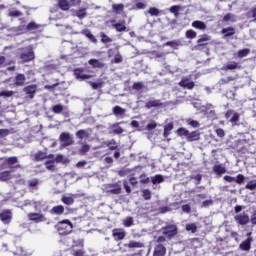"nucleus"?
I'll use <instances>...</instances> for the list:
<instances>
[{"label":"nucleus","instance_id":"8","mask_svg":"<svg viewBox=\"0 0 256 256\" xmlns=\"http://www.w3.org/2000/svg\"><path fill=\"white\" fill-rule=\"evenodd\" d=\"M11 219H13V213H11V210H4L0 213V221L5 225L11 223Z\"/></svg>","mask_w":256,"mask_h":256},{"label":"nucleus","instance_id":"37","mask_svg":"<svg viewBox=\"0 0 256 256\" xmlns=\"http://www.w3.org/2000/svg\"><path fill=\"white\" fill-rule=\"evenodd\" d=\"M127 247H129V249H141V247H143V243L137 241H130L127 244Z\"/></svg>","mask_w":256,"mask_h":256},{"label":"nucleus","instance_id":"13","mask_svg":"<svg viewBox=\"0 0 256 256\" xmlns=\"http://www.w3.org/2000/svg\"><path fill=\"white\" fill-rule=\"evenodd\" d=\"M75 78L78 79V81H85V79H91V75L83 74V70L77 68L74 70Z\"/></svg>","mask_w":256,"mask_h":256},{"label":"nucleus","instance_id":"43","mask_svg":"<svg viewBox=\"0 0 256 256\" xmlns=\"http://www.w3.org/2000/svg\"><path fill=\"white\" fill-rule=\"evenodd\" d=\"M83 34L85 35V37H87L92 43H97V38H95V36L93 34H91V32L89 30H85L83 32Z\"/></svg>","mask_w":256,"mask_h":256},{"label":"nucleus","instance_id":"42","mask_svg":"<svg viewBox=\"0 0 256 256\" xmlns=\"http://www.w3.org/2000/svg\"><path fill=\"white\" fill-rule=\"evenodd\" d=\"M206 114L208 117H215V110L211 104L206 105Z\"/></svg>","mask_w":256,"mask_h":256},{"label":"nucleus","instance_id":"20","mask_svg":"<svg viewBox=\"0 0 256 256\" xmlns=\"http://www.w3.org/2000/svg\"><path fill=\"white\" fill-rule=\"evenodd\" d=\"M113 29H116L118 33H122V31H127V26L123 23H117L115 20L112 21Z\"/></svg>","mask_w":256,"mask_h":256},{"label":"nucleus","instance_id":"44","mask_svg":"<svg viewBox=\"0 0 256 256\" xmlns=\"http://www.w3.org/2000/svg\"><path fill=\"white\" fill-rule=\"evenodd\" d=\"M76 17L78 19H85L87 17V11L85 8L76 11Z\"/></svg>","mask_w":256,"mask_h":256},{"label":"nucleus","instance_id":"22","mask_svg":"<svg viewBox=\"0 0 256 256\" xmlns=\"http://www.w3.org/2000/svg\"><path fill=\"white\" fill-rule=\"evenodd\" d=\"M25 205H33L35 211H41V208L43 207V202L41 201H31V200H26Z\"/></svg>","mask_w":256,"mask_h":256},{"label":"nucleus","instance_id":"21","mask_svg":"<svg viewBox=\"0 0 256 256\" xmlns=\"http://www.w3.org/2000/svg\"><path fill=\"white\" fill-rule=\"evenodd\" d=\"M223 71H233L235 69H241V66L237 62H230L226 66H223Z\"/></svg>","mask_w":256,"mask_h":256},{"label":"nucleus","instance_id":"9","mask_svg":"<svg viewBox=\"0 0 256 256\" xmlns=\"http://www.w3.org/2000/svg\"><path fill=\"white\" fill-rule=\"evenodd\" d=\"M234 219L236 223H238V225H247V223L251 221V219L249 218V215L246 213L238 214L234 217Z\"/></svg>","mask_w":256,"mask_h":256},{"label":"nucleus","instance_id":"53","mask_svg":"<svg viewBox=\"0 0 256 256\" xmlns=\"http://www.w3.org/2000/svg\"><path fill=\"white\" fill-rule=\"evenodd\" d=\"M186 123H187L188 125H190V127H193L194 129H197V128L200 127V124H199V122H197V120L188 119V120L186 121Z\"/></svg>","mask_w":256,"mask_h":256},{"label":"nucleus","instance_id":"2","mask_svg":"<svg viewBox=\"0 0 256 256\" xmlns=\"http://www.w3.org/2000/svg\"><path fill=\"white\" fill-rule=\"evenodd\" d=\"M56 229L59 235H69L73 231V224L69 220H63L58 222Z\"/></svg>","mask_w":256,"mask_h":256},{"label":"nucleus","instance_id":"51","mask_svg":"<svg viewBox=\"0 0 256 256\" xmlns=\"http://www.w3.org/2000/svg\"><path fill=\"white\" fill-rule=\"evenodd\" d=\"M124 227H133V217H127L123 220Z\"/></svg>","mask_w":256,"mask_h":256},{"label":"nucleus","instance_id":"33","mask_svg":"<svg viewBox=\"0 0 256 256\" xmlns=\"http://www.w3.org/2000/svg\"><path fill=\"white\" fill-rule=\"evenodd\" d=\"M222 33L224 37H231L232 35H235V28L233 27L224 28L222 29Z\"/></svg>","mask_w":256,"mask_h":256},{"label":"nucleus","instance_id":"25","mask_svg":"<svg viewBox=\"0 0 256 256\" xmlns=\"http://www.w3.org/2000/svg\"><path fill=\"white\" fill-rule=\"evenodd\" d=\"M163 103H161V100H149L146 102L145 107L146 109H151L152 107H161Z\"/></svg>","mask_w":256,"mask_h":256},{"label":"nucleus","instance_id":"28","mask_svg":"<svg viewBox=\"0 0 256 256\" xmlns=\"http://www.w3.org/2000/svg\"><path fill=\"white\" fill-rule=\"evenodd\" d=\"M207 41H211V36L204 34L201 36L200 39H198L197 43H198L199 47H203V46L207 45Z\"/></svg>","mask_w":256,"mask_h":256},{"label":"nucleus","instance_id":"4","mask_svg":"<svg viewBox=\"0 0 256 256\" xmlns=\"http://www.w3.org/2000/svg\"><path fill=\"white\" fill-rule=\"evenodd\" d=\"M60 143L61 147H70V145H73V136L69 132H62L60 134Z\"/></svg>","mask_w":256,"mask_h":256},{"label":"nucleus","instance_id":"26","mask_svg":"<svg viewBox=\"0 0 256 256\" xmlns=\"http://www.w3.org/2000/svg\"><path fill=\"white\" fill-rule=\"evenodd\" d=\"M192 27H194V29H200L201 31H205L207 29L205 22L199 20L194 21L192 23Z\"/></svg>","mask_w":256,"mask_h":256},{"label":"nucleus","instance_id":"15","mask_svg":"<svg viewBox=\"0 0 256 256\" xmlns=\"http://www.w3.org/2000/svg\"><path fill=\"white\" fill-rule=\"evenodd\" d=\"M41 24H37L35 22H30L26 25V29L29 33H37L41 29Z\"/></svg>","mask_w":256,"mask_h":256},{"label":"nucleus","instance_id":"24","mask_svg":"<svg viewBox=\"0 0 256 256\" xmlns=\"http://www.w3.org/2000/svg\"><path fill=\"white\" fill-rule=\"evenodd\" d=\"M251 241H253V238L251 237L247 238L245 241H243L240 244V249L242 251H249V249H251Z\"/></svg>","mask_w":256,"mask_h":256},{"label":"nucleus","instance_id":"56","mask_svg":"<svg viewBox=\"0 0 256 256\" xmlns=\"http://www.w3.org/2000/svg\"><path fill=\"white\" fill-rule=\"evenodd\" d=\"M15 94V92L13 91H9V90H4L0 92V97H13V95Z\"/></svg>","mask_w":256,"mask_h":256},{"label":"nucleus","instance_id":"30","mask_svg":"<svg viewBox=\"0 0 256 256\" xmlns=\"http://www.w3.org/2000/svg\"><path fill=\"white\" fill-rule=\"evenodd\" d=\"M71 253H72L73 256H84L85 255V250L83 249V245L79 246V248L73 247Z\"/></svg>","mask_w":256,"mask_h":256},{"label":"nucleus","instance_id":"52","mask_svg":"<svg viewBox=\"0 0 256 256\" xmlns=\"http://www.w3.org/2000/svg\"><path fill=\"white\" fill-rule=\"evenodd\" d=\"M50 159H53L56 163H65V156H63V154H58Z\"/></svg>","mask_w":256,"mask_h":256},{"label":"nucleus","instance_id":"19","mask_svg":"<svg viewBox=\"0 0 256 256\" xmlns=\"http://www.w3.org/2000/svg\"><path fill=\"white\" fill-rule=\"evenodd\" d=\"M65 213V207L63 205L54 206L50 210L51 215H63Z\"/></svg>","mask_w":256,"mask_h":256},{"label":"nucleus","instance_id":"49","mask_svg":"<svg viewBox=\"0 0 256 256\" xmlns=\"http://www.w3.org/2000/svg\"><path fill=\"white\" fill-rule=\"evenodd\" d=\"M45 165L48 171H53L55 169V160L51 159L50 161H46Z\"/></svg>","mask_w":256,"mask_h":256},{"label":"nucleus","instance_id":"39","mask_svg":"<svg viewBox=\"0 0 256 256\" xmlns=\"http://www.w3.org/2000/svg\"><path fill=\"white\" fill-rule=\"evenodd\" d=\"M62 203H64V205H73V203H75V200L71 196H63Z\"/></svg>","mask_w":256,"mask_h":256},{"label":"nucleus","instance_id":"64","mask_svg":"<svg viewBox=\"0 0 256 256\" xmlns=\"http://www.w3.org/2000/svg\"><path fill=\"white\" fill-rule=\"evenodd\" d=\"M101 41L102 43H112L113 39H111L109 36H107L106 34H101Z\"/></svg>","mask_w":256,"mask_h":256},{"label":"nucleus","instance_id":"23","mask_svg":"<svg viewBox=\"0 0 256 256\" xmlns=\"http://www.w3.org/2000/svg\"><path fill=\"white\" fill-rule=\"evenodd\" d=\"M58 7L62 11H69L71 4L69 3V0H58Z\"/></svg>","mask_w":256,"mask_h":256},{"label":"nucleus","instance_id":"14","mask_svg":"<svg viewBox=\"0 0 256 256\" xmlns=\"http://www.w3.org/2000/svg\"><path fill=\"white\" fill-rule=\"evenodd\" d=\"M165 253H167L165 246H163V244H158L154 248L153 256H165Z\"/></svg>","mask_w":256,"mask_h":256},{"label":"nucleus","instance_id":"38","mask_svg":"<svg viewBox=\"0 0 256 256\" xmlns=\"http://www.w3.org/2000/svg\"><path fill=\"white\" fill-rule=\"evenodd\" d=\"M199 133L197 131L188 132L187 141H198Z\"/></svg>","mask_w":256,"mask_h":256},{"label":"nucleus","instance_id":"1","mask_svg":"<svg viewBox=\"0 0 256 256\" xmlns=\"http://www.w3.org/2000/svg\"><path fill=\"white\" fill-rule=\"evenodd\" d=\"M160 233H162V235H165L167 239H173V237H175V235H177L178 233L177 224L166 223V225L160 229Z\"/></svg>","mask_w":256,"mask_h":256},{"label":"nucleus","instance_id":"6","mask_svg":"<svg viewBox=\"0 0 256 256\" xmlns=\"http://www.w3.org/2000/svg\"><path fill=\"white\" fill-rule=\"evenodd\" d=\"M106 193H112V195H119L121 193V186L118 184H107L104 186Z\"/></svg>","mask_w":256,"mask_h":256},{"label":"nucleus","instance_id":"17","mask_svg":"<svg viewBox=\"0 0 256 256\" xmlns=\"http://www.w3.org/2000/svg\"><path fill=\"white\" fill-rule=\"evenodd\" d=\"M109 133H113L114 135H121V133H123V128L119 126V123L112 124L109 127Z\"/></svg>","mask_w":256,"mask_h":256},{"label":"nucleus","instance_id":"32","mask_svg":"<svg viewBox=\"0 0 256 256\" xmlns=\"http://www.w3.org/2000/svg\"><path fill=\"white\" fill-rule=\"evenodd\" d=\"M171 131H173V123H169L164 126L163 136L165 137V139H167V137L171 135Z\"/></svg>","mask_w":256,"mask_h":256},{"label":"nucleus","instance_id":"3","mask_svg":"<svg viewBox=\"0 0 256 256\" xmlns=\"http://www.w3.org/2000/svg\"><path fill=\"white\" fill-rule=\"evenodd\" d=\"M20 59L23 63H29V61H33L35 59V52H33V46H28L22 49V53H20Z\"/></svg>","mask_w":256,"mask_h":256},{"label":"nucleus","instance_id":"47","mask_svg":"<svg viewBox=\"0 0 256 256\" xmlns=\"http://www.w3.org/2000/svg\"><path fill=\"white\" fill-rule=\"evenodd\" d=\"M165 47H171L172 49H177L179 47V42L177 40L168 41L165 44Z\"/></svg>","mask_w":256,"mask_h":256},{"label":"nucleus","instance_id":"12","mask_svg":"<svg viewBox=\"0 0 256 256\" xmlns=\"http://www.w3.org/2000/svg\"><path fill=\"white\" fill-rule=\"evenodd\" d=\"M129 11H137L141 9H145L147 7V2H135L134 5L128 4L127 5Z\"/></svg>","mask_w":256,"mask_h":256},{"label":"nucleus","instance_id":"54","mask_svg":"<svg viewBox=\"0 0 256 256\" xmlns=\"http://www.w3.org/2000/svg\"><path fill=\"white\" fill-rule=\"evenodd\" d=\"M179 11H181V6L179 5H174L170 7V13H174L176 17L179 15Z\"/></svg>","mask_w":256,"mask_h":256},{"label":"nucleus","instance_id":"10","mask_svg":"<svg viewBox=\"0 0 256 256\" xmlns=\"http://www.w3.org/2000/svg\"><path fill=\"white\" fill-rule=\"evenodd\" d=\"M112 113L115 115V117H117V119H125V113H127V110L121 106H115L112 109Z\"/></svg>","mask_w":256,"mask_h":256},{"label":"nucleus","instance_id":"31","mask_svg":"<svg viewBox=\"0 0 256 256\" xmlns=\"http://www.w3.org/2000/svg\"><path fill=\"white\" fill-rule=\"evenodd\" d=\"M223 21L226 23H229V21L231 23H235L237 21V16H235V14L228 13L223 17Z\"/></svg>","mask_w":256,"mask_h":256},{"label":"nucleus","instance_id":"61","mask_svg":"<svg viewBox=\"0 0 256 256\" xmlns=\"http://www.w3.org/2000/svg\"><path fill=\"white\" fill-rule=\"evenodd\" d=\"M23 13L19 10H12L9 12V17H21Z\"/></svg>","mask_w":256,"mask_h":256},{"label":"nucleus","instance_id":"7","mask_svg":"<svg viewBox=\"0 0 256 256\" xmlns=\"http://www.w3.org/2000/svg\"><path fill=\"white\" fill-rule=\"evenodd\" d=\"M29 221H33L34 223H43V221H47L45 215L41 213H29L28 214Z\"/></svg>","mask_w":256,"mask_h":256},{"label":"nucleus","instance_id":"35","mask_svg":"<svg viewBox=\"0 0 256 256\" xmlns=\"http://www.w3.org/2000/svg\"><path fill=\"white\" fill-rule=\"evenodd\" d=\"M112 9L114 13H117L118 15H121L123 13V9H125V5L123 4H113Z\"/></svg>","mask_w":256,"mask_h":256},{"label":"nucleus","instance_id":"27","mask_svg":"<svg viewBox=\"0 0 256 256\" xmlns=\"http://www.w3.org/2000/svg\"><path fill=\"white\" fill-rule=\"evenodd\" d=\"M26 78L23 74H18L16 76L15 86L16 87H23L25 85Z\"/></svg>","mask_w":256,"mask_h":256},{"label":"nucleus","instance_id":"36","mask_svg":"<svg viewBox=\"0 0 256 256\" xmlns=\"http://www.w3.org/2000/svg\"><path fill=\"white\" fill-rule=\"evenodd\" d=\"M76 137H78V139H88L89 131L88 130H79L76 132Z\"/></svg>","mask_w":256,"mask_h":256},{"label":"nucleus","instance_id":"58","mask_svg":"<svg viewBox=\"0 0 256 256\" xmlns=\"http://www.w3.org/2000/svg\"><path fill=\"white\" fill-rule=\"evenodd\" d=\"M186 37L187 39H195V37H197V32L194 30H188L186 31Z\"/></svg>","mask_w":256,"mask_h":256},{"label":"nucleus","instance_id":"55","mask_svg":"<svg viewBox=\"0 0 256 256\" xmlns=\"http://www.w3.org/2000/svg\"><path fill=\"white\" fill-rule=\"evenodd\" d=\"M53 113L59 114L63 112V105L57 104L52 107Z\"/></svg>","mask_w":256,"mask_h":256},{"label":"nucleus","instance_id":"59","mask_svg":"<svg viewBox=\"0 0 256 256\" xmlns=\"http://www.w3.org/2000/svg\"><path fill=\"white\" fill-rule=\"evenodd\" d=\"M248 53H250V50L247 48L239 50L238 57H240V58L247 57Z\"/></svg>","mask_w":256,"mask_h":256},{"label":"nucleus","instance_id":"11","mask_svg":"<svg viewBox=\"0 0 256 256\" xmlns=\"http://www.w3.org/2000/svg\"><path fill=\"white\" fill-rule=\"evenodd\" d=\"M179 86L183 87L184 89H193V87H195V82L190 81L189 78L184 77L179 82Z\"/></svg>","mask_w":256,"mask_h":256},{"label":"nucleus","instance_id":"48","mask_svg":"<svg viewBox=\"0 0 256 256\" xmlns=\"http://www.w3.org/2000/svg\"><path fill=\"white\" fill-rule=\"evenodd\" d=\"M186 231H190V233H197V224L195 223L187 224Z\"/></svg>","mask_w":256,"mask_h":256},{"label":"nucleus","instance_id":"41","mask_svg":"<svg viewBox=\"0 0 256 256\" xmlns=\"http://www.w3.org/2000/svg\"><path fill=\"white\" fill-rule=\"evenodd\" d=\"M13 255H16V256H29L27 251L23 250L22 247H18L16 249V251L13 252Z\"/></svg>","mask_w":256,"mask_h":256},{"label":"nucleus","instance_id":"34","mask_svg":"<svg viewBox=\"0 0 256 256\" xmlns=\"http://www.w3.org/2000/svg\"><path fill=\"white\" fill-rule=\"evenodd\" d=\"M213 171L217 175H223V173H226L227 170L225 169V167H223V165L219 164L213 167Z\"/></svg>","mask_w":256,"mask_h":256},{"label":"nucleus","instance_id":"5","mask_svg":"<svg viewBox=\"0 0 256 256\" xmlns=\"http://www.w3.org/2000/svg\"><path fill=\"white\" fill-rule=\"evenodd\" d=\"M112 237H114V241H123L127 237V232L122 228H115L112 230Z\"/></svg>","mask_w":256,"mask_h":256},{"label":"nucleus","instance_id":"46","mask_svg":"<svg viewBox=\"0 0 256 256\" xmlns=\"http://www.w3.org/2000/svg\"><path fill=\"white\" fill-rule=\"evenodd\" d=\"M151 182L153 183V185H157L159 183H163V176L161 175H156L154 177H151Z\"/></svg>","mask_w":256,"mask_h":256},{"label":"nucleus","instance_id":"18","mask_svg":"<svg viewBox=\"0 0 256 256\" xmlns=\"http://www.w3.org/2000/svg\"><path fill=\"white\" fill-rule=\"evenodd\" d=\"M54 158H55V155L53 154L47 155V153L45 152H38L35 155L36 161H43V159H54Z\"/></svg>","mask_w":256,"mask_h":256},{"label":"nucleus","instance_id":"62","mask_svg":"<svg viewBox=\"0 0 256 256\" xmlns=\"http://www.w3.org/2000/svg\"><path fill=\"white\" fill-rule=\"evenodd\" d=\"M16 31L18 32V35H21L23 33H27V26L21 25L16 28Z\"/></svg>","mask_w":256,"mask_h":256},{"label":"nucleus","instance_id":"57","mask_svg":"<svg viewBox=\"0 0 256 256\" xmlns=\"http://www.w3.org/2000/svg\"><path fill=\"white\" fill-rule=\"evenodd\" d=\"M28 185L30 189H37V186L39 185V180L33 179L28 182Z\"/></svg>","mask_w":256,"mask_h":256},{"label":"nucleus","instance_id":"16","mask_svg":"<svg viewBox=\"0 0 256 256\" xmlns=\"http://www.w3.org/2000/svg\"><path fill=\"white\" fill-rule=\"evenodd\" d=\"M24 93L26 95H29L30 99H33L35 97V93H37V86L36 85H30L24 88Z\"/></svg>","mask_w":256,"mask_h":256},{"label":"nucleus","instance_id":"45","mask_svg":"<svg viewBox=\"0 0 256 256\" xmlns=\"http://www.w3.org/2000/svg\"><path fill=\"white\" fill-rule=\"evenodd\" d=\"M147 13L149 15H151V17H159V9H157L156 7H151L149 8V10L147 11Z\"/></svg>","mask_w":256,"mask_h":256},{"label":"nucleus","instance_id":"29","mask_svg":"<svg viewBox=\"0 0 256 256\" xmlns=\"http://www.w3.org/2000/svg\"><path fill=\"white\" fill-rule=\"evenodd\" d=\"M89 65H91L92 67L101 69V67H105V64L97 59H90L88 61Z\"/></svg>","mask_w":256,"mask_h":256},{"label":"nucleus","instance_id":"40","mask_svg":"<svg viewBox=\"0 0 256 256\" xmlns=\"http://www.w3.org/2000/svg\"><path fill=\"white\" fill-rule=\"evenodd\" d=\"M11 179V172L4 171L0 173V181H9Z\"/></svg>","mask_w":256,"mask_h":256},{"label":"nucleus","instance_id":"50","mask_svg":"<svg viewBox=\"0 0 256 256\" xmlns=\"http://www.w3.org/2000/svg\"><path fill=\"white\" fill-rule=\"evenodd\" d=\"M177 133L180 137H188L189 136V130L185 129V128H179L177 130Z\"/></svg>","mask_w":256,"mask_h":256},{"label":"nucleus","instance_id":"63","mask_svg":"<svg viewBox=\"0 0 256 256\" xmlns=\"http://www.w3.org/2000/svg\"><path fill=\"white\" fill-rule=\"evenodd\" d=\"M142 193L146 201H149V199H151V191L149 189L143 190Z\"/></svg>","mask_w":256,"mask_h":256},{"label":"nucleus","instance_id":"60","mask_svg":"<svg viewBox=\"0 0 256 256\" xmlns=\"http://www.w3.org/2000/svg\"><path fill=\"white\" fill-rule=\"evenodd\" d=\"M245 189H249V191H255L256 182L250 181L248 184H246Z\"/></svg>","mask_w":256,"mask_h":256}]
</instances>
